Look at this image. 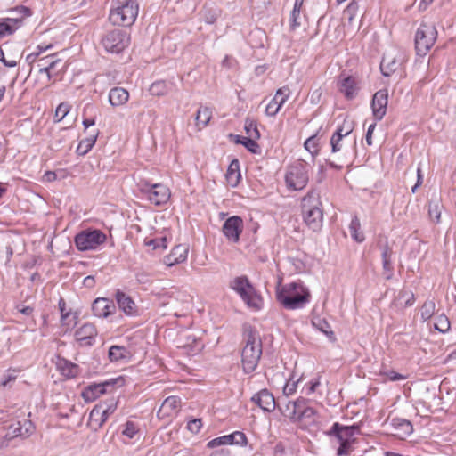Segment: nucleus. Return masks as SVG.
<instances>
[{
	"label": "nucleus",
	"mask_w": 456,
	"mask_h": 456,
	"mask_svg": "<svg viewBox=\"0 0 456 456\" xmlns=\"http://www.w3.org/2000/svg\"><path fill=\"white\" fill-rule=\"evenodd\" d=\"M262 355V342L259 334L248 329L245 331V346L241 351V364L244 372L250 373L256 370Z\"/></svg>",
	"instance_id": "1"
},
{
	"label": "nucleus",
	"mask_w": 456,
	"mask_h": 456,
	"mask_svg": "<svg viewBox=\"0 0 456 456\" xmlns=\"http://www.w3.org/2000/svg\"><path fill=\"white\" fill-rule=\"evenodd\" d=\"M309 298L310 293L301 282L289 283L277 293L278 301L289 310L302 308Z\"/></svg>",
	"instance_id": "2"
},
{
	"label": "nucleus",
	"mask_w": 456,
	"mask_h": 456,
	"mask_svg": "<svg viewBox=\"0 0 456 456\" xmlns=\"http://www.w3.org/2000/svg\"><path fill=\"white\" fill-rule=\"evenodd\" d=\"M320 196L315 191H310L302 200L303 217L307 226L318 231L322 224L323 214Z\"/></svg>",
	"instance_id": "3"
},
{
	"label": "nucleus",
	"mask_w": 456,
	"mask_h": 456,
	"mask_svg": "<svg viewBox=\"0 0 456 456\" xmlns=\"http://www.w3.org/2000/svg\"><path fill=\"white\" fill-rule=\"evenodd\" d=\"M329 435L334 436L339 446L337 450L338 456H345L351 453L353 445L360 435V428L357 425L343 426L336 422L333 424Z\"/></svg>",
	"instance_id": "4"
},
{
	"label": "nucleus",
	"mask_w": 456,
	"mask_h": 456,
	"mask_svg": "<svg viewBox=\"0 0 456 456\" xmlns=\"http://www.w3.org/2000/svg\"><path fill=\"white\" fill-rule=\"evenodd\" d=\"M230 288L237 292L247 305L254 310H259L262 305V298L256 292L247 276H239L230 282Z\"/></svg>",
	"instance_id": "5"
},
{
	"label": "nucleus",
	"mask_w": 456,
	"mask_h": 456,
	"mask_svg": "<svg viewBox=\"0 0 456 456\" xmlns=\"http://www.w3.org/2000/svg\"><path fill=\"white\" fill-rule=\"evenodd\" d=\"M138 11L139 5L136 1L127 0L120 6L110 10L109 20L115 26L127 27L134 22Z\"/></svg>",
	"instance_id": "6"
},
{
	"label": "nucleus",
	"mask_w": 456,
	"mask_h": 456,
	"mask_svg": "<svg viewBox=\"0 0 456 456\" xmlns=\"http://www.w3.org/2000/svg\"><path fill=\"white\" fill-rule=\"evenodd\" d=\"M161 304L175 316H183L191 309L192 297L185 291L175 290L163 295Z\"/></svg>",
	"instance_id": "7"
},
{
	"label": "nucleus",
	"mask_w": 456,
	"mask_h": 456,
	"mask_svg": "<svg viewBox=\"0 0 456 456\" xmlns=\"http://www.w3.org/2000/svg\"><path fill=\"white\" fill-rule=\"evenodd\" d=\"M437 38V31L433 24L422 23L415 35L417 53L425 56L434 45Z\"/></svg>",
	"instance_id": "8"
},
{
	"label": "nucleus",
	"mask_w": 456,
	"mask_h": 456,
	"mask_svg": "<svg viewBox=\"0 0 456 456\" xmlns=\"http://www.w3.org/2000/svg\"><path fill=\"white\" fill-rule=\"evenodd\" d=\"M308 180V169L306 165L303 162H298L289 167L285 175L287 186L295 191L304 189Z\"/></svg>",
	"instance_id": "9"
},
{
	"label": "nucleus",
	"mask_w": 456,
	"mask_h": 456,
	"mask_svg": "<svg viewBox=\"0 0 456 456\" xmlns=\"http://www.w3.org/2000/svg\"><path fill=\"white\" fill-rule=\"evenodd\" d=\"M102 44L107 52L118 53L127 46L128 37L123 30L113 29L104 35Z\"/></svg>",
	"instance_id": "10"
},
{
	"label": "nucleus",
	"mask_w": 456,
	"mask_h": 456,
	"mask_svg": "<svg viewBox=\"0 0 456 456\" xmlns=\"http://www.w3.org/2000/svg\"><path fill=\"white\" fill-rule=\"evenodd\" d=\"M106 240V236L99 230L82 232L75 237L77 248L81 251L96 248Z\"/></svg>",
	"instance_id": "11"
},
{
	"label": "nucleus",
	"mask_w": 456,
	"mask_h": 456,
	"mask_svg": "<svg viewBox=\"0 0 456 456\" xmlns=\"http://www.w3.org/2000/svg\"><path fill=\"white\" fill-rule=\"evenodd\" d=\"M144 196L151 203L160 206L168 201L171 193L170 190L163 183L144 182Z\"/></svg>",
	"instance_id": "12"
},
{
	"label": "nucleus",
	"mask_w": 456,
	"mask_h": 456,
	"mask_svg": "<svg viewBox=\"0 0 456 456\" xmlns=\"http://www.w3.org/2000/svg\"><path fill=\"white\" fill-rule=\"evenodd\" d=\"M85 126L86 138L82 139L77 147V152L79 155H86L94 145L99 134V129L95 127L94 118H86L83 120Z\"/></svg>",
	"instance_id": "13"
},
{
	"label": "nucleus",
	"mask_w": 456,
	"mask_h": 456,
	"mask_svg": "<svg viewBox=\"0 0 456 456\" xmlns=\"http://www.w3.org/2000/svg\"><path fill=\"white\" fill-rule=\"evenodd\" d=\"M12 12L19 13L20 16L0 20V37L13 33L20 27L23 18L30 15V10L24 6L17 7Z\"/></svg>",
	"instance_id": "14"
},
{
	"label": "nucleus",
	"mask_w": 456,
	"mask_h": 456,
	"mask_svg": "<svg viewBox=\"0 0 456 456\" xmlns=\"http://www.w3.org/2000/svg\"><path fill=\"white\" fill-rule=\"evenodd\" d=\"M242 230L243 220L238 216L229 217L223 225V232L224 236L232 243H237L240 240Z\"/></svg>",
	"instance_id": "15"
},
{
	"label": "nucleus",
	"mask_w": 456,
	"mask_h": 456,
	"mask_svg": "<svg viewBox=\"0 0 456 456\" xmlns=\"http://www.w3.org/2000/svg\"><path fill=\"white\" fill-rule=\"evenodd\" d=\"M401 55L400 52L395 49L389 50L384 54L380 70L385 77H389L398 69L402 62Z\"/></svg>",
	"instance_id": "16"
},
{
	"label": "nucleus",
	"mask_w": 456,
	"mask_h": 456,
	"mask_svg": "<svg viewBox=\"0 0 456 456\" xmlns=\"http://www.w3.org/2000/svg\"><path fill=\"white\" fill-rule=\"evenodd\" d=\"M346 138L342 137L340 134H333L330 138L331 152L338 154L343 160L349 159L354 151L353 147L346 143Z\"/></svg>",
	"instance_id": "17"
},
{
	"label": "nucleus",
	"mask_w": 456,
	"mask_h": 456,
	"mask_svg": "<svg viewBox=\"0 0 456 456\" xmlns=\"http://www.w3.org/2000/svg\"><path fill=\"white\" fill-rule=\"evenodd\" d=\"M338 88L347 100L354 99L360 89L358 80L354 77L343 75L338 81Z\"/></svg>",
	"instance_id": "18"
},
{
	"label": "nucleus",
	"mask_w": 456,
	"mask_h": 456,
	"mask_svg": "<svg viewBox=\"0 0 456 456\" xmlns=\"http://www.w3.org/2000/svg\"><path fill=\"white\" fill-rule=\"evenodd\" d=\"M114 302L106 297H98L92 304V311L94 316L107 318L116 313Z\"/></svg>",
	"instance_id": "19"
},
{
	"label": "nucleus",
	"mask_w": 456,
	"mask_h": 456,
	"mask_svg": "<svg viewBox=\"0 0 456 456\" xmlns=\"http://www.w3.org/2000/svg\"><path fill=\"white\" fill-rule=\"evenodd\" d=\"M289 94L290 90L287 86L278 89L273 100L265 106V114H277L282 110Z\"/></svg>",
	"instance_id": "20"
},
{
	"label": "nucleus",
	"mask_w": 456,
	"mask_h": 456,
	"mask_svg": "<svg viewBox=\"0 0 456 456\" xmlns=\"http://www.w3.org/2000/svg\"><path fill=\"white\" fill-rule=\"evenodd\" d=\"M167 247V235H160L154 238H144V253L151 256L161 255Z\"/></svg>",
	"instance_id": "21"
},
{
	"label": "nucleus",
	"mask_w": 456,
	"mask_h": 456,
	"mask_svg": "<svg viewBox=\"0 0 456 456\" xmlns=\"http://www.w3.org/2000/svg\"><path fill=\"white\" fill-rule=\"evenodd\" d=\"M118 382V379H110L102 383L92 384L85 389L82 395L86 401H94L101 395L106 393L108 387H112Z\"/></svg>",
	"instance_id": "22"
},
{
	"label": "nucleus",
	"mask_w": 456,
	"mask_h": 456,
	"mask_svg": "<svg viewBox=\"0 0 456 456\" xmlns=\"http://www.w3.org/2000/svg\"><path fill=\"white\" fill-rule=\"evenodd\" d=\"M75 336L81 346H92L97 336V330L94 324L86 323L76 330Z\"/></svg>",
	"instance_id": "23"
},
{
	"label": "nucleus",
	"mask_w": 456,
	"mask_h": 456,
	"mask_svg": "<svg viewBox=\"0 0 456 456\" xmlns=\"http://www.w3.org/2000/svg\"><path fill=\"white\" fill-rule=\"evenodd\" d=\"M262 410L271 412L276 407L274 396L267 389H262L251 398Z\"/></svg>",
	"instance_id": "24"
},
{
	"label": "nucleus",
	"mask_w": 456,
	"mask_h": 456,
	"mask_svg": "<svg viewBox=\"0 0 456 456\" xmlns=\"http://www.w3.org/2000/svg\"><path fill=\"white\" fill-rule=\"evenodd\" d=\"M188 250L186 245H176L173 248L170 254L163 258V263L167 266H173L176 264L183 263L187 259Z\"/></svg>",
	"instance_id": "25"
},
{
	"label": "nucleus",
	"mask_w": 456,
	"mask_h": 456,
	"mask_svg": "<svg viewBox=\"0 0 456 456\" xmlns=\"http://www.w3.org/2000/svg\"><path fill=\"white\" fill-rule=\"evenodd\" d=\"M181 400L177 396H169L165 399L159 410V418L175 416L180 410Z\"/></svg>",
	"instance_id": "26"
},
{
	"label": "nucleus",
	"mask_w": 456,
	"mask_h": 456,
	"mask_svg": "<svg viewBox=\"0 0 456 456\" xmlns=\"http://www.w3.org/2000/svg\"><path fill=\"white\" fill-rule=\"evenodd\" d=\"M390 425L392 427L393 435L402 439L411 435L413 430L411 423L402 418L391 419Z\"/></svg>",
	"instance_id": "27"
},
{
	"label": "nucleus",
	"mask_w": 456,
	"mask_h": 456,
	"mask_svg": "<svg viewBox=\"0 0 456 456\" xmlns=\"http://www.w3.org/2000/svg\"><path fill=\"white\" fill-rule=\"evenodd\" d=\"M34 431V425L30 420H24L23 423L18 421L15 424L10 426L8 430V436L11 437H28Z\"/></svg>",
	"instance_id": "28"
},
{
	"label": "nucleus",
	"mask_w": 456,
	"mask_h": 456,
	"mask_svg": "<svg viewBox=\"0 0 456 456\" xmlns=\"http://www.w3.org/2000/svg\"><path fill=\"white\" fill-rule=\"evenodd\" d=\"M115 297L119 309L126 315H134L137 313L136 305L131 297L120 290H118Z\"/></svg>",
	"instance_id": "29"
},
{
	"label": "nucleus",
	"mask_w": 456,
	"mask_h": 456,
	"mask_svg": "<svg viewBox=\"0 0 456 456\" xmlns=\"http://www.w3.org/2000/svg\"><path fill=\"white\" fill-rule=\"evenodd\" d=\"M61 63L60 59H55L54 55H48L38 59L39 72L45 73L48 79L52 77L51 72L54 71L59 64Z\"/></svg>",
	"instance_id": "30"
},
{
	"label": "nucleus",
	"mask_w": 456,
	"mask_h": 456,
	"mask_svg": "<svg viewBox=\"0 0 456 456\" xmlns=\"http://www.w3.org/2000/svg\"><path fill=\"white\" fill-rule=\"evenodd\" d=\"M104 411H102L101 406H94L89 413V419L87 426L93 430L97 431L106 422L103 417Z\"/></svg>",
	"instance_id": "31"
},
{
	"label": "nucleus",
	"mask_w": 456,
	"mask_h": 456,
	"mask_svg": "<svg viewBox=\"0 0 456 456\" xmlns=\"http://www.w3.org/2000/svg\"><path fill=\"white\" fill-rule=\"evenodd\" d=\"M387 105V93L380 90L377 92L372 99L373 114H386Z\"/></svg>",
	"instance_id": "32"
},
{
	"label": "nucleus",
	"mask_w": 456,
	"mask_h": 456,
	"mask_svg": "<svg viewBox=\"0 0 456 456\" xmlns=\"http://www.w3.org/2000/svg\"><path fill=\"white\" fill-rule=\"evenodd\" d=\"M129 98L128 92L122 87H114L109 93V102L112 106H121Z\"/></svg>",
	"instance_id": "33"
},
{
	"label": "nucleus",
	"mask_w": 456,
	"mask_h": 456,
	"mask_svg": "<svg viewBox=\"0 0 456 456\" xmlns=\"http://www.w3.org/2000/svg\"><path fill=\"white\" fill-rule=\"evenodd\" d=\"M225 176L228 183L232 186H236L238 184L240 178V162L238 159H233L230 163Z\"/></svg>",
	"instance_id": "34"
},
{
	"label": "nucleus",
	"mask_w": 456,
	"mask_h": 456,
	"mask_svg": "<svg viewBox=\"0 0 456 456\" xmlns=\"http://www.w3.org/2000/svg\"><path fill=\"white\" fill-rule=\"evenodd\" d=\"M358 12V4L355 2H351L347 7L345 9L343 13V18L347 19L350 26L354 27V30H358L360 26L358 24H354V20L357 16Z\"/></svg>",
	"instance_id": "35"
},
{
	"label": "nucleus",
	"mask_w": 456,
	"mask_h": 456,
	"mask_svg": "<svg viewBox=\"0 0 456 456\" xmlns=\"http://www.w3.org/2000/svg\"><path fill=\"white\" fill-rule=\"evenodd\" d=\"M414 295L411 291L402 290L395 299V305L400 308H405L414 303Z\"/></svg>",
	"instance_id": "36"
},
{
	"label": "nucleus",
	"mask_w": 456,
	"mask_h": 456,
	"mask_svg": "<svg viewBox=\"0 0 456 456\" xmlns=\"http://www.w3.org/2000/svg\"><path fill=\"white\" fill-rule=\"evenodd\" d=\"M59 369L64 376L67 378H74L79 372V367L68 361H62L59 362Z\"/></svg>",
	"instance_id": "37"
},
{
	"label": "nucleus",
	"mask_w": 456,
	"mask_h": 456,
	"mask_svg": "<svg viewBox=\"0 0 456 456\" xmlns=\"http://www.w3.org/2000/svg\"><path fill=\"white\" fill-rule=\"evenodd\" d=\"M443 206L438 200H432L428 205L429 217L436 224L441 221V213Z\"/></svg>",
	"instance_id": "38"
},
{
	"label": "nucleus",
	"mask_w": 456,
	"mask_h": 456,
	"mask_svg": "<svg viewBox=\"0 0 456 456\" xmlns=\"http://www.w3.org/2000/svg\"><path fill=\"white\" fill-rule=\"evenodd\" d=\"M305 149L312 155L313 158L319 153V139L318 132L307 138L304 143Z\"/></svg>",
	"instance_id": "39"
},
{
	"label": "nucleus",
	"mask_w": 456,
	"mask_h": 456,
	"mask_svg": "<svg viewBox=\"0 0 456 456\" xmlns=\"http://www.w3.org/2000/svg\"><path fill=\"white\" fill-rule=\"evenodd\" d=\"M360 220L356 216H354L352 219L351 224L349 225V232L352 238L357 242H362L365 239L363 233L360 232Z\"/></svg>",
	"instance_id": "40"
},
{
	"label": "nucleus",
	"mask_w": 456,
	"mask_h": 456,
	"mask_svg": "<svg viewBox=\"0 0 456 456\" xmlns=\"http://www.w3.org/2000/svg\"><path fill=\"white\" fill-rule=\"evenodd\" d=\"M436 304L433 300H427L420 308L422 322L429 320L435 314Z\"/></svg>",
	"instance_id": "41"
},
{
	"label": "nucleus",
	"mask_w": 456,
	"mask_h": 456,
	"mask_svg": "<svg viewBox=\"0 0 456 456\" xmlns=\"http://www.w3.org/2000/svg\"><path fill=\"white\" fill-rule=\"evenodd\" d=\"M281 413L291 420H297L295 401H288L283 405H278Z\"/></svg>",
	"instance_id": "42"
},
{
	"label": "nucleus",
	"mask_w": 456,
	"mask_h": 456,
	"mask_svg": "<svg viewBox=\"0 0 456 456\" xmlns=\"http://www.w3.org/2000/svg\"><path fill=\"white\" fill-rule=\"evenodd\" d=\"M127 350L124 346H112L109 350V358L112 362H117L126 358Z\"/></svg>",
	"instance_id": "43"
},
{
	"label": "nucleus",
	"mask_w": 456,
	"mask_h": 456,
	"mask_svg": "<svg viewBox=\"0 0 456 456\" xmlns=\"http://www.w3.org/2000/svg\"><path fill=\"white\" fill-rule=\"evenodd\" d=\"M65 302L63 299L59 301V308L61 311V320L63 325H71L75 323L76 315L69 312H65Z\"/></svg>",
	"instance_id": "44"
},
{
	"label": "nucleus",
	"mask_w": 456,
	"mask_h": 456,
	"mask_svg": "<svg viewBox=\"0 0 456 456\" xmlns=\"http://www.w3.org/2000/svg\"><path fill=\"white\" fill-rule=\"evenodd\" d=\"M19 59V53H12L9 55V58L6 59L4 50L3 48H0V61H2L4 66L13 68L17 65Z\"/></svg>",
	"instance_id": "45"
},
{
	"label": "nucleus",
	"mask_w": 456,
	"mask_h": 456,
	"mask_svg": "<svg viewBox=\"0 0 456 456\" xmlns=\"http://www.w3.org/2000/svg\"><path fill=\"white\" fill-rule=\"evenodd\" d=\"M434 327L436 330L444 333L450 330V321L444 314H440L436 318Z\"/></svg>",
	"instance_id": "46"
},
{
	"label": "nucleus",
	"mask_w": 456,
	"mask_h": 456,
	"mask_svg": "<svg viewBox=\"0 0 456 456\" xmlns=\"http://www.w3.org/2000/svg\"><path fill=\"white\" fill-rule=\"evenodd\" d=\"M302 4H303V0H296L295 1L294 8H293V10L291 12V15H290V26L293 29L300 25V23L297 22V18L299 16Z\"/></svg>",
	"instance_id": "47"
},
{
	"label": "nucleus",
	"mask_w": 456,
	"mask_h": 456,
	"mask_svg": "<svg viewBox=\"0 0 456 456\" xmlns=\"http://www.w3.org/2000/svg\"><path fill=\"white\" fill-rule=\"evenodd\" d=\"M149 92L152 95H164L167 92V86L164 81H157L150 86Z\"/></svg>",
	"instance_id": "48"
},
{
	"label": "nucleus",
	"mask_w": 456,
	"mask_h": 456,
	"mask_svg": "<svg viewBox=\"0 0 456 456\" xmlns=\"http://www.w3.org/2000/svg\"><path fill=\"white\" fill-rule=\"evenodd\" d=\"M245 131L248 136L253 137V138H259L260 134L257 129L256 124L254 120H251L249 118H247L245 122Z\"/></svg>",
	"instance_id": "49"
},
{
	"label": "nucleus",
	"mask_w": 456,
	"mask_h": 456,
	"mask_svg": "<svg viewBox=\"0 0 456 456\" xmlns=\"http://www.w3.org/2000/svg\"><path fill=\"white\" fill-rule=\"evenodd\" d=\"M354 130V122L352 120L345 119L342 126H340L334 134H340L342 137L347 138Z\"/></svg>",
	"instance_id": "50"
},
{
	"label": "nucleus",
	"mask_w": 456,
	"mask_h": 456,
	"mask_svg": "<svg viewBox=\"0 0 456 456\" xmlns=\"http://www.w3.org/2000/svg\"><path fill=\"white\" fill-rule=\"evenodd\" d=\"M96 406H101L102 411H104V414H103L104 419L107 420L108 418L116 411L117 402L114 399H111L109 403H102L97 404Z\"/></svg>",
	"instance_id": "51"
},
{
	"label": "nucleus",
	"mask_w": 456,
	"mask_h": 456,
	"mask_svg": "<svg viewBox=\"0 0 456 456\" xmlns=\"http://www.w3.org/2000/svg\"><path fill=\"white\" fill-rule=\"evenodd\" d=\"M227 437H229L231 444H246L247 441L244 433L240 431H236L231 435H227Z\"/></svg>",
	"instance_id": "52"
},
{
	"label": "nucleus",
	"mask_w": 456,
	"mask_h": 456,
	"mask_svg": "<svg viewBox=\"0 0 456 456\" xmlns=\"http://www.w3.org/2000/svg\"><path fill=\"white\" fill-rule=\"evenodd\" d=\"M140 431V428L138 426H136L134 422L132 421H127L126 424V428L125 429L123 430V435L129 437V438H133L134 437V436L136 434H138Z\"/></svg>",
	"instance_id": "53"
},
{
	"label": "nucleus",
	"mask_w": 456,
	"mask_h": 456,
	"mask_svg": "<svg viewBox=\"0 0 456 456\" xmlns=\"http://www.w3.org/2000/svg\"><path fill=\"white\" fill-rule=\"evenodd\" d=\"M258 138L247 136L243 138L241 144H243L249 151L256 153L258 148V144L256 142V140Z\"/></svg>",
	"instance_id": "54"
},
{
	"label": "nucleus",
	"mask_w": 456,
	"mask_h": 456,
	"mask_svg": "<svg viewBox=\"0 0 456 456\" xmlns=\"http://www.w3.org/2000/svg\"><path fill=\"white\" fill-rule=\"evenodd\" d=\"M391 260L392 259H382L383 275L387 280H390L393 276L394 267Z\"/></svg>",
	"instance_id": "55"
},
{
	"label": "nucleus",
	"mask_w": 456,
	"mask_h": 456,
	"mask_svg": "<svg viewBox=\"0 0 456 456\" xmlns=\"http://www.w3.org/2000/svg\"><path fill=\"white\" fill-rule=\"evenodd\" d=\"M210 120V116H194L193 123L198 130H201L205 127Z\"/></svg>",
	"instance_id": "56"
},
{
	"label": "nucleus",
	"mask_w": 456,
	"mask_h": 456,
	"mask_svg": "<svg viewBox=\"0 0 456 456\" xmlns=\"http://www.w3.org/2000/svg\"><path fill=\"white\" fill-rule=\"evenodd\" d=\"M307 406V400L304 397H299L295 401V407H296V418L297 420H298V417L300 416V413L304 411V408L305 409Z\"/></svg>",
	"instance_id": "57"
},
{
	"label": "nucleus",
	"mask_w": 456,
	"mask_h": 456,
	"mask_svg": "<svg viewBox=\"0 0 456 456\" xmlns=\"http://www.w3.org/2000/svg\"><path fill=\"white\" fill-rule=\"evenodd\" d=\"M223 444H231L229 437L227 436H223L221 437L215 438L208 442V446L210 448H214Z\"/></svg>",
	"instance_id": "58"
},
{
	"label": "nucleus",
	"mask_w": 456,
	"mask_h": 456,
	"mask_svg": "<svg viewBox=\"0 0 456 456\" xmlns=\"http://www.w3.org/2000/svg\"><path fill=\"white\" fill-rule=\"evenodd\" d=\"M51 47H52L51 45H47L45 47L38 45L37 46V49H38L37 52H34V53H31L28 55H27V58H26L27 61L30 62V63L36 61L37 58L40 55L41 53L46 51L47 49H49Z\"/></svg>",
	"instance_id": "59"
},
{
	"label": "nucleus",
	"mask_w": 456,
	"mask_h": 456,
	"mask_svg": "<svg viewBox=\"0 0 456 456\" xmlns=\"http://www.w3.org/2000/svg\"><path fill=\"white\" fill-rule=\"evenodd\" d=\"M72 110V105L68 102H61L58 105L55 110V114H69Z\"/></svg>",
	"instance_id": "60"
},
{
	"label": "nucleus",
	"mask_w": 456,
	"mask_h": 456,
	"mask_svg": "<svg viewBox=\"0 0 456 456\" xmlns=\"http://www.w3.org/2000/svg\"><path fill=\"white\" fill-rule=\"evenodd\" d=\"M394 255L392 248L386 242L381 246V258L382 259H392Z\"/></svg>",
	"instance_id": "61"
},
{
	"label": "nucleus",
	"mask_w": 456,
	"mask_h": 456,
	"mask_svg": "<svg viewBox=\"0 0 456 456\" xmlns=\"http://www.w3.org/2000/svg\"><path fill=\"white\" fill-rule=\"evenodd\" d=\"M188 429L192 433H198L201 428V420L195 419L190 420L187 425Z\"/></svg>",
	"instance_id": "62"
},
{
	"label": "nucleus",
	"mask_w": 456,
	"mask_h": 456,
	"mask_svg": "<svg viewBox=\"0 0 456 456\" xmlns=\"http://www.w3.org/2000/svg\"><path fill=\"white\" fill-rule=\"evenodd\" d=\"M297 382H287L286 385L283 387V393L285 395H290L293 393H295L297 389Z\"/></svg>",
	"instance_id": "63"
},
{
	"label": "nucleus",
	"mask_w": 456,
	"mask_h": 456,
	"mask_svg": "<svg viewBox=\"0 0 456 456\" xmlns=\"http://www.w3.org/2000/svg\"><path fill=\"white\" fill-rule=\"evenodd\" d=\"M315 414V411L314 408L310 406H306V408H304V411L300 413V416L298 417V420H301L303 419H310Z\"/></svg>",
	"instance_id": "64"
}]
</instances>
